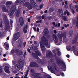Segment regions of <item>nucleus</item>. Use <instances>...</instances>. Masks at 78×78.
<instances>
[{
	"label": "nucleus",
	"instance_id": "nucleus-1",
	"mask_svg": "<svg viewBox=\"0 0 78 78\" xmlns=\"http://www.w3.org/2000/svg\"><path fill=\"white\" fill-rule=\"evenodd\" d=\"M42 41H41L40 42L41 49L42 52L45 51V47L44 45V44L46 45L47 48L50 47V45L48 44V40L44 37H42Z\"/></svg>",
	"mask_w": 78,
	"mask_h": 78
},
{
	"label": "nucleus",
	"instance_id": "nucleus-2",
	"mask_svg": "<svg viewBox=\"0 0 78 78\" xmlns=\"http://www.w3.org/2000/svg\"><path fill=\"white\" fill-rule=\"evenodd\" d=\"M48 69L49 70L54 74H55L57 76H60L61 75L59 74L60 73L58 71V69L56 64H54L52 66H49L48 67Z\"/></svg>",
	"mask_w": 78,
	"mask_h": 78
},
{
	"label": "nucleus",
	"instance_id": "nucleus-3",
	"mask_svg": "<svg viewBox=\"0 0 78 78\" xmlns=\"http://www.w3.org/2000/svg\"><path fill=\"white\" fill-rule=\"evenodd\" d=\"M30 4L28 2H27L24 4V6H26V7H27L29 9H31L33 7L35 8L37 6L36 2H35L34 0H30Z\"/></svg>",
	"mask_w": 78,
	"mask_h": 78
},
{
	"label": "nucleus",
	"instance_id": "nucleus-4",
	"mask_svg": "<svg viewBox=\"0 0 78 78\" xmlns=\"http://www.w3.org/2000/svg\"><path fill=\"white\" fill-rule=\"evenodd\" d=\"M35 53L36 54H35L34 53H32V55L35 58H36L37 59V62L39 63L40 64H42V61H41V60L37 57V56H41V54L40 53L39 51H35Z\"/></svg>",
	"mask_w": 78,
	"mask_h": 78
},
{
	"label": "nucleus",
	"instance_id": "nucleus-5",
	"mask_svg": "<svg viewBox=\"0 0 78 78\" xmlns=\"http://www.w3.org/2000/svg\"><path fill=\"white\" fill-rule=\"evenodd\" d=\"M67 50L68 51H73L74 52V53L76 56H78V49H75V46H73L71 48L70 47L66 46V47Z\"/></svg>",
	"mask_w": 78,
	"mask_h": 78
},
{
	"label": "nucleus",
	"instance_id": "nucleus-6",
	"mask_svg": "<svg viewBox=\"0 0 78 78\" xmlns=\"http://www.w3.org/2000/svg\"><path fill=\"white\" fill-rule=\"evenodd\" d=\"M56 62L57 64L59 65V66H62V65L63 66V68H62L63 71H66V66L64 61H62L60 59H58L56 60Z\"/></svg>",
	"mask_w": 78,
	"mask_h": 78
},
{
	"label": "nucleus",
	"instance_id": "nucleus-7",
	"mask_svg": "<svg viewBox=\"0 0 78 78\" xmlns=\"http://www.w3.org/2000/svg\"><path fill=\"white\" fill-rule=\"evenodd\" d=\"M15 53H17V55L18 56H20V55H22L23 54L22 52L19 51V50L17 49L14 50L13 49L11 50V52L10 53V55H13Z\"/></svg>",
	"mask_w": 78,
	"mask_h": 78
},
{
	"label": "nucleus",
	"instance_id": "nucleus-8",
	"mask_svg": "<svg viewBox=\"0 0 78 78\" xmlns=\"http://www.w3.org/2000/svg\"><path fill=\"white\" fill-rule=\"evenodd\" d=\"M16 6L12 5L11 7L10 8V17H11V16H12L15 12V10H16Z\"/></svg>",
	"mask_w": 78,
	"mask_h": 78
},
{
	"label": "nucleus",
	"instance_id": "nucleus-9",
	"mask_svg": "<svg viewBox=\"0 0 78 78\" xmlns=\"http://www.w3.org/2000/svg\"><path fill=\"white\" fill-rule=\"evenodd\" d=\"M19 65L16 64L15 66L16 69L18 71H19L20 70V67L23 66V63L22 62H21L19 63Z\"/></svg>",
	"mask_w": 78,
	"mask_h": 78
},
{
	"label": "nucleus",
	"instance_id": "nucleus-10",
	"mask_svg": "<svg viewBox=\"0 0 78 78\" xmlns=\"http://www.w3.org/2000/svg\"><path fill=\"white\" fill-rule=\"evenodd\" d=\"M20 33L19 32H17L16 34H14V37L13 39L14 41L17 40L20 37Z\"/></svg>",
	"mask_w": 78,
	"mask_h": 78
},
{
	"label": "nucleus",
	"instance_id": "nucleus-11",
	"mask_svg": "<svg viewBox=\"0 0 78 78\" xmlns=\"http://www.w3.org/2000/svg\"><path fill=\"white\" fill-rule=\"evenodd\" d=\"M12 4V2L11 1H7L6 2V6L7 8L9 9L11 7V5Z\"/></svg>",
	"mask_w": 78,
	"mask_h": 78
},
{
	"label": "nucleus",
	"instance_id": "nucleus-12",
	"mask_svg": "<svg viewBox=\"0 0 78 78\" xmlns=\"http://www.w3.org/2000/svg\"><path fill=\"white\" fill-rule=\"evenodd\" d=\"M53 39L55 43V44H57V42H58V37L55 34H53L52 36Z\"/></svg>",
	"mask_w": 78,
	"mask_h": 78
},
{
	"label": "nucleus",
	"instance_id": "nucleus-13",
	"mask_svg": "<svg viewBox=\"0 0 78 78\" xmlns=\"http://www.w3.org/2000/svg\"><path fill=\"white\" fill-rule=\"evenodd\" d=\"M31 72L32 73H33V75L35 77L34 78H41V77H37V76L39 75V74L34 73V71L32 69L31 70Z\"/></svg>",
	"mask_w": 78,
	"mask_h": 78
},
{
	"label": "nucleus",
	"instance_id": "nucleus-14",
	"mask_svg": "<svg viewBox=\"0 0 78 78\" xmlns=\"http://www.w3.org/2000/svg\"><path fill=\"white\" fill-rule=\"evenodd\" d=\"M58 36V38L60 40H62V38L63 37V39H65L66 38V35L64 34L61 35L60 34H59Z\"/></svg>",
	"mask_w": 78,
	"mask_h": 78
},
{
	"label": "nucleus",
	"instance_id": "nucleus-15",
	"mask_svg": "<svg viewBox=\"0 0 78 78\" xmlns=\"http://www.w3.org/2000/svg\"><path fill=\"white\" fill-rule=\"evenodd\" d=\"M31 67H39V65L37 64V63L35 62H32L30 65Z\"/></svg>",
	"mask_w": 78,
	"mask_h": 78
},
{
	"label": "nucleus",
	"instance_id": "nucleus-16",
	"mask_svg": "<svg viewBox=\"0 0 78 78\" xmlns=\"http://www.w3.org/2000/svg\"><path fill=\"white\" fill-rule=\"evenodd\" d=\"M2 11H3V12H8V10L6 9V7H5V6H4V5H2Z\"/></svg>",
	"mask_w": 78,
	"mask_h": 78
},
{
	"label": "nucleus",
	"instance_id": "nucleus-17",
	"mask_svg": "<svg viewBox=\"0 0 78 78\" xmlns=\"http://www.w3.org/2000/svg\"><path fill=\"white\" fill-rule=\"evenodd\" d=\"M4 70L7 73H10V71H9V68L7 66H5L4 68Z\"/></svg>",
	"mask_w": 78,
	"mask_h": 78
},
{
	"label": "nucleus",
	"instance_id": "nucleus-18",
	"mask_svg": "<svg viewBox=\"0 0 78 78\" xmlns=\"http://www.w3.org/2000/svg\"><path fill=\"white\" fill-rule=\"evenodd\" d=\"M52 56V54L50 51H47L46 54L47 57H51Z\"/></svg>",
	"mask_w": 78,
	"mask_h": 78
},
{
	"label": "nucleus",
	"instance_id": "nucleus-19",
	"mask_svg": "<svg viewBox=\"0 0 78 78\" xmlns=\"http://www.w3.org/2000/svg\"><path fill=\"white\" fill-rule=\"evenodd\" d=\"M25 1V0H17L15 2V5H18L19 3H22Z\"/></svg>",
	"mask_w": 78,
	"mask_h": 78
},
{
	"label": "nucleus",
	"instance_id": "nucleus-20",
	"mask_svg": "<svg viewBox=\"0 0 78 78\" xmlns=\"http://www.w3.org/2000/svg\"><path fill=\"white\" fill-rule=\"evenodd\" d=\"M20 25H23L24 24V21H23V18L22 17L20 18Z\"/></svg>",
	"mask_w": 78,
	"mask_h": 78
},
{
	"label": "nucleus",
	"instance_id": "nucleus-21",
	"mask_svg": "<svg viewBox=\"0 0 78 78\" xmlns=\"http://www.w3.org/2000/svg\"><path fill=\"white\" fill-rule=\"evenodd\" d=\"M28 28V26L27 25H26L24 27L23 29L24 32L25 33H26L27 32V29Z\"/></svg>",
	"mask_w": 78,
	"mask_h": 78
},
{
	"label": "nucleus",
	"instance_id": "nucleus-22",
	"mask_svg": "<svg viewBox=\"0 0 78 78\" xmlns=\"http://www.w3.org/2000/svg\"><path fill=\"white\" fill-rule=\"evenodd\" d=\"M77 39H78V37H77L76 38L74 39L72 41V43L75 44V43L76 42V41H77Z\"/></svg>",
	"mask_w": 78,
	"mask_h": 78
},
{
	"label": "nucleus",
	"instance_id": "nucleus-23",
	"mask_svg": "<svg viewBox=\"0 0 78 78\" xmlns=\"http://www.w3.org/2000/svg\"><path fill=\"white\" fill-rule=\"evenodd\" d=\"M64 14H67V16H69L70 15V13L68 12V11L66 10L64 12Z\"/></svg>",
	"mask_w": 78,
	"mask_h": 78
},
{
	"label": "nucleus",
	"instance_id": "nucleus-24",
	"mask_svg": "<svg viewBox=\"0 0 78 78\" xmlns=\"http://www.w3.org/2000/svg\"><path fill=\"white\" fill-rule=\"evenodd\" d=\"M43 33H44L45 34H48V29H45Z\"/></svg>",
	"mask_w": 78,
	"mask_h": 78
},
{
	"label": "nucleus",
	"instance_id": "nucleus-25",
	"mask_svg": "<svg viewBox=\"0 0 78 78\" xmlns=\"http://www.w3.org/2000/svg\"><path fill=\"white\" fill-rule=\"evenodd\" d=\"M62 19L64 20V21H67V17L66 16H63L62 18Z\"/></svg>",
	"mask_w": 78,
	"mask_h": 78
},
{
	"label": "nucleus",
	"instance_id": "nucleus-26",
	"mask_svg": "<svg viewBox=\"0 0 78 78\" xmlns=\"http://www.w3.org/2000/svg\"><path fill=\"white\" fill-rule=\"evenodd\" d=\"M28 70H27L26 71V74H25V76H24V78H28L27 76L28 75Z\"/></svg>",
	"mask_w": 78,
	"mask_h": 78
},
{
	"label": "nucleus",
	"instance_id": "nucleus-27",
	"mask_svg": "<svg viewBox=\"0 0 78 78\" xmlns=\"http://www.w3.org/2000/svg\"><path fill=\"white\" fill-rule=\"evenodd\" d=\"M4 45L5 46H6L7 47H9V44L7 43H5L4 44Z\"/></svg>",
	"mask_w": 78,
	"mask_h": 78
},
{
	"label": "nucleus",
	"instance_id": "nucleus-28",
	"mask_svg": "<svg viewBox=\"0 0 78 78\" xmlns=\"http://www.w3.org/2000/svg\"><path fill=\"white\" fill-rule=\"evenodd\" d=\"M3 16L5 18L4 19V20H7V16H6V15H5V14H4L3 15Z\"/></svg>",
	"mask_w": 78,
	"mask_h": 78
},
{
	"label": "nucleus",
	"instance_id": "nucleus-29",
	"mask_svg": "<svg viewBox=\"0 0 78 78\" xmlns=\"http://www.w3.org/2000/svg\"><path fill=\"white\" fill-rule=\"evenodd\" d=\"M57 54L58 56H60L61 54V52H60L59 51H57Z\"/></svg>",
	"mask_w": 78,
	"mask_h": 78
},
{
	"label": "nucleus",
	"instance_id": "nucleus-30",
	"mask_svg": "<svg viewBox=\"0 0 78 78\" xmlns=\"http://www.w3.org/2000/svg\"><path fill=\"white\" fill-rule=\"evenodd\" d=\"M20 12H17V13H16V16H17V17H19V16H20Z\"/></svg>",
	"mask_w": 78,
	"mask_h": 78
},
{
	"label": "nucleus",
	"instance_id": "nucleus-31",
	"mask_svg": "<svg viewBox=\"0 0 78 78\" xmlns=\"http://www.w3.org/2000/svg\"><path fill=\"white\" fill-rule=\"evenodd\" d=\"M44 78H51V77L49 76H44Z\"/></svg>",
	"mask_w": 78,
	"mask_h": 78
},
{
	"label": "nucleus",
	"instance_id": "nucleus-32",
	"mask_svg": "<svg viewBox=\"0 0 78 78\" xmlns=\"http://www.w3.org/2000/svg\"><path fill=\"white\" fill-rule=\"evenodd\" d=\"M75 7L76 8H77V9H76L77 11H78V5H75Z\"/></svg>",
	"mask_w": 78,
	"mask_h": 78
},
{
	"label": "nucleus",
	"instance_id": "nucleus-33",
	"mask_svg": "<svg viewBox=\"0 0 78 78\" xmlns=\"http://www.w3.org/2000/svg\"><path fill=\"white\" fill-rule=\"evenodd\" d=\"M76 25L77 28H78V16H77V22H76Z\"/></svg>",
	"mask_w": 78,
	"mask_h": 78
},
{
	"label": "nucleus",
	"instance_id": "nucleus-34",
	"mask_svg": "<svg viewBox=\"0 0 78 78\" xmlns=\"http://www.w3.org/2000/svg\"><path fill=\"white\" fill-rule=\"evenodd\" d=\"M64 26L66 27V28L67 27L69 26V24H67V25H66V24H64Z\"/></svg>",
	"mask_w": 78,
	"mask_h": 78
},
{
	"label": "nucleus",
	"instance_id": "nucleus-35",
	"mask_svg": "<svg viewBox=\"0 0 78 78\" xmlns=\"http://www.w3.org/2000/svg\"><path fill=\"white\" fill-rule=\"evenodd\" d=\"M61 74L62 76H64V74L63 73H61Z\"/></svg>",
	"mask_w": 78,
	"mask_h": 78
},
{
	"label": "nucleus",
	"instance_id": "nucleus-36",
	"mask_svg": "<svg viewBox=\"0 0 78 78\" xmlns=\"http://www.w3.org/2000/svg\"><path fill=\"white\" fill-rule=\"evenodd\" d=\"M42 22L41 20H40V21H36V23H41Z\"/></svg>",
	"mask_w": 78,
	"mask_h": 78
},
{
	"label": "nucleus",
	"instance_id": "nucleus-37",
	"mask_svg": "<svg viewBox=\"0 0 78 78\" xmlns=\"http://www.w3.org/2000/svg\"><path fill=\"white\" fill-rule=\"evenodd\" d=\"M43 6H44V4H42L40 6V8L41 9H42V8H43Z\"/></svg>",
	"mask_w": 78,
	"mask_h": 78
},
{
	"label": "nucleus",
	"instance_id": "nucleus-38",
	"mask_svg": "<svg viewBox=\"0 0 78 78\" xmlns=\"http://www.w3.org/2000/svg\"><path fill=\"white\" fill-rule=\"evenodd\" d=\"M62 16H63V13L62 12L61 13V15L60 14V17H62Z\"/></svg>",
	"mask_w": 78,
	"mask_h": 78
},
{
	"label": "nucleus",
	"instance_id": "nucleus-39",
	"mask_svg": "<svg viewBox=\"0 0 78 78\" xmlns=\"http://www.w3.org/2000/svg\"><path fill=\"white\" fill-rule=\"evenodd\" d=\"M33 29L34 31H36V28L35 27H34L33 28Z\"/></svg>",
	"mask_w": 78,
	"mask_h": 78
},
{
	"label": "nucleus",
	"instance_id": "nucleus-40",
	"mask_svg": "<svg viewBox=\"0 0 78 78\" xmlns=\"http://www.w3.org/2000/svg\"><path fill=\"white\" fill-rule=\"evenodd\" d=\"M58 12H62V10H61V9H59Z\"/></svg>",
	"mask_w": 78,
	"mask_h": 78
},
{
	"label": "nucleus",
	"instance_id": "nucleus-41",
	"mask_svg": "<svg viewBox=\"0 0 78 78\" xmlns=\"http://www.w3.org/2000/svg\"><path fill=\"white\" fill-rule=\"evenodd\" d=\"M30 49L31 50H33V46H30Z\"/></svg>",
	"mask_w": 78,
	"mask_h": 78
},
{
	"label": "nucleus",
	"instance_id": "nucleus-42",
	"mask_svg": "<svg viewBox=\"0 0 78 78\" xmlns=\"http://www.w3.org/2000/svg\"><path fill=\"white\" fill-rule=\"evenodd\" d=\"M12 62L13 63V64H15V60H13L12 61Z\"/></svg>",
	"mask_w": 78,
	"mask_h": 78
},
{
	"label": "nucleus",
	"instance_id": "nucleus-43",
	"mask_svg": "<svg viewBox=\"0 0 78 78\" xmlns=\"http://www.w3.org/2000/svg\"><path fill=\"white\" fill-rule=\"evenodd\" d=\"M28 21L29 22H30L31 21V20H30L29 18H28Z\"/></svg>",
	"mask_w": 78,
	"mask_h": 78
},
{
	"label": "nucleus",
	"instance_id": "nucleus-44",
	"mask_svg": "<svg viewBox=\"0 0 78 78\" xmlns=\"http://www.w3.org/2000/svg\"><path fill=\"white\" fill-rule=\"evenodd\" d=\"M37 31L38 32H39V28H37Z\"/></svg>",
	"mask_w": 78,
	"mask_h": 78
},
{
	"label": "nucleus",
	"instance_id": "nucleus-45",
	"mask_svg": "<svg viewBox=\"0 0 78 78\" xmlns=\"http://www.w3.org/2000/svg\"><path fill=\"white\" fill-rule=\"evenodd\" d=\"M65 3L66 5H67L68 3H67V1H65Z\"/></svg>",
	"mask_w": 78,
	"mask_h": 78
},
{
	"label": "nucleus",
	"instance_id": "nucleus-46",
	"mask_svg": "<svg viewBox=\"0 0 78 78\" xmlns=\"http://www.w3.org/2000/svg\"><path fill=\"white\" fill-rule=\"evenodd\" d=\"M34 48L35 50H37V47H34Z\"/></svg>",
	"mask_w": 78,
	"mask_h": 78
},
{
	"label": "nucleus",
	"instance_id": "nucleus-47",
	"mask_svg": "<svg viewBox=\"0 0 78 78\" xmlns=\"http://www.w3.org/2000/svg\"><path fill=\"white\" fill-rule=\"evenodd\" d=\"M60 26H61V24H60V23H59L58 24V27H60Z\"/></svg>",
	"mask_w": 78,
	"mask_h": 78
},
{
	"label": "nucleus",
	"instance_id": "nucleus-48",
	"mask_svg": "<svg viewBox=\"0 0 78 78\" xmlns=\"http://www.w3.org/2000/svg\"><path fill=\"white\" fill-rule=\"evenodd\" d=\"M24 47H25V45H26V42H25L24 43Z\"/></svg>",
	"mask_w": 78,
	"mask_h": 78
},
{
	"label": "nucleus",
	"instance_id": "nucleus-49",
	"mask_svg": "<svg viewBox=\"0 0 78 78\" xmlns=\"http://www.w3.org/2000/svg\"><path fill=\"white\" fill-rule=\"evenodd\" d=\"M54 33H55V34H56V33H57L56 32V30H55L54 31Z\"/></svg>",
	"mask_w": 78,
	"mask_h": 78
},
{
	"label": "nucleus",
	"instance_id": "nucleus-50",
	"mask_svg": "<svg viewBox=\"0 0 78 78\" xmlns=\"http://www.w3.org/2000/svg\"><path fill=\"white\" fill-rule=\"evenodd\" d=\"M10 23L11 24V25H12V23H13V21H10Z\"/></svg>",
	"mask_w": 78,
	"mask_h": 78
},
{
	"label": "nucleus",
	"instance_id": "nucleus-51",
	"mask_svg": "<svg viewBox=\"0 0 78 78\" xmlns=\"http://www.w3.org/2000/svg\"><path fill=\"white\" fill-rule=\"evenodd\" d=\"M44 15H43L42 16V19H44Z\"/></svg>",
	"mask_w": 78,
	"mask_h": 78
},
{
	"label": "nucleus",
	"instance_id": "nucleus-52",
	"mask_svg": "<svg viewBox=\"0 0 78 78\" xmlns=\"http://www.w3.org/2000/svg\"><path fill=\"white\" fill-rule=\"evenodd\" d=\"M67 58H69L70 57V55H67L66 56Z\"/></svg>",
	"mask_w": 78,
	"mask_h": 78
},
{
	"label": "nucleus",
	"instance_id": "nucleus-53",
	"mask_svg": "<svg viewBox=\"0 0 78 78\" xmlns=\"http://www.w3.org/2000/svg\"><path fill=\"white\" fill-rule=\"evenodd\" d=\"M62 6H63V5H64V2H62Z\"/></svg>",
	"mask_w": 78,
	"mask_h": 78
},
{
	"label": "nucleus",
	"instance_id": "nucleus-54",
	"mask_svg": "<svg viewBox=\"0 0 78 78\" xmlns=\"http://www.w3.org/2000/svg\"><path fill=\"white\" fill-rule=\"evenodd\" d=\"M21 5H20L19 6V7H18V8L19 9H21Z\"/></svg>",
	"mask_w": 78,
	"mask_h": 78
},
{
	"label": "nucleus",
	"instance_id": "nucleus-55",
	"mask_svg": "<svg viewBox=\"0 0 78 78\" xmlns=\"http://www.w3.org/2000/svg\"><path fill=\"white\" fill-rule=\"evenodd\" d=\"M28 52H29V53H30V49H28Z\"/></svg>",
	"mask_w": 78,
	"mask_h": 78
},
{
	"label": "nucleus",
	"instance_id": "nucleus-56",
	"mask_svg": "<svg viewBox=\"0 0 78 78\" xmlns=\"http://www.w3.org/2000/svg\"><path fill=\"white\" fill-rule=\"evenodd\" d=\"M34 44H37V42L35 41H34Z\"/></svg>",
	"mask_w": 78,
	"mask_h": 78
},
{
	"label": "nucleus",
	"instance_id": "nucleus-57",
	"mask_svg": "<svg viewBox=\"0 0 78 78\" xmlns=\"http://www.w3.org/2000/svg\"><path fill=\"white\" fill-rule=\"evenodd\" d=\"M65 8H68V6H67V5H65Z\"/></svg>",
	"mask_w": 78,
	"mask_h": 78
},
{
	"label": "nucleus",
	"instance_id": "nucleus-58",
	"mask_svg": "<svg viewBox=\"0 0 78 78\" xmlns=\"http://www.w3.org/2000/svg\"><path fill=\"white\" fill-rule=\"evenodd\" d=\"M51 10H52V9H50V12H52L53 11H51Z\"/></svg>",
	"mask_w": 78,
	"mask_h": 78
},
{
	"label": "nucleus",
	"instance_id": "nucleus-59",
	"mask_svg": "<svg viewBox=\"0 0 78 78\" xmlns=\"http://www.w3.org/2000/svg\"><path fill=\"white\" fill-rule=\"evenodd\" d=\"M9 37H8L7 38V40H9Z\"/></svg>",
	"mask_w": 78,
	"mask_h": 78
},
{
	"label": "nucleus",
	"instance_id": "nucleus-60",
	"mask_svg": "<svg viewBox=\"0 0 78 78\" xmlns=\"http://www.w3.org/2000/svg\"><path fill=\"white\" fill-rule=\"evenodd\" d=\"M72 13H73V14H74V13H75V12L73 10H72Z\"/></svg>",
	"mask_w": 78,
	"mask_h": 78
},
{
	"label": "nucleus",
	"instance_id": "nucleus-61",
	"mask_svg": "<svg viewBox=\"0 0 78 78\" xmlns=\"http://www.w3.org/2000/svg\"><path fill=\"white\" fill-rule=\"evenodd\" d=\"M3 60H4V61H6V59L5 58H3Z\"/></svg>",
	"mask_w": 78,
	"mask_h": 78
},
{
	"label": "nucleus",
	"instance_id": "nucleus-62",
	"mask_svg": "<svg viewBox=\"0 0 78 78\" xmlns=\"http://www.w3.org/2000/svg\"><path fill=\"white\" fill-rule=\"evenodd\" d=\"M13 72L15 73H17V71H13Z\"/></svg>",
	"mask_w": 78,
	"mask_h": 78
},
{
	"label": "nucleus",
	"instance_id": "nucleus-63",
	"mask_svg": "<svg viewBox=\"0 0 78 78\" xmlns=\"http://www.w3.org/2000/svg\"><path fill=\"white\" fill-rule=\"evenodd\" d=\"M53 61V60L52 59H50V61L51 62L52 61Z\"/></svg>",
	"mask_w": 78,
	"mask_h": 78
},
{
	"label": "nucleus",
	"instance_id": "nucleus-64",
	"mask_svg": "<svg viewBox=\"0 0 78 78\" xmlns=\"http://www.w3.org/2000/svg\"><path fill=\"white\" fill-rule=\"evenodd\" d=\"M15 78H20V77L18 76H16L15 77Z\"/></svg>",
	"mask_w": 78,
	"mask_h": 78
}]
</instances>
